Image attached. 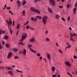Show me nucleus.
Instances as JSON below:
<instances>
[{
  "label": "nucleus",
  "mask_w": 77,
  "mask_h": 77,
  "mask_svg": "<svg viewBox=\"0 0 77 77\" xmlns=\"http://www.w3.org/2000/svg\"><path fill=\"white\" fill-rule=\"evenodd\" d=\"M30 10L31 11L35 12H36V13H38V14H40V12L39 11V10L37 9H35L34 7H31L30 8Z\"/></svg>",
  "instance_id": "f257e3e1"
},
{
  "label": "nucleus",
  "mask_w": 77,
  "mask_h": 77,
  "mask_svg": "<svg viewBox=\"0 0 77 77\" xmlns=\"http://www.w3.org/2000/svg\"><path fill=\"white\" fill-rule=\"evenodd\" d=\"M48 19V17L46 16H44L42 19L43 23L44 25L46 24V20Z\"/></svg>",
  "instance_id": "f03ea898"
},
{
  "label": "nucleus",
  "mask_w": 77,
  "mask_h": 77,
  "mask_svg": "<svg viewBox=\"0 0 77 77\" xmlns=\"http://www.w3.org/2000/svg\"><path fill=\"white\" fill-rule=\"evenodd\" d=\"M50 3L52 6H55L56 3H55V1L54 0H49Z\"/></svg>",
  "instance_id": "7ed1b4c3"
},
{
  "label": "nucleus",
  "mask_w": 77,
  "mask_h": 77,
  "mask_svg": "<svg viewBox=\"0 0 77 77\" xmlns=\"http://www.w3.org/2000/svg\"><path fill=\"white\" fill-rule=\"evenodd\" d=\"M26 34H24L22 35V38L20 40L21 42H23V40H24V39H26Z\"/></svg>",
  "instance_id": "20e7f679"
},
{
  "label": "nucleus",
  "mask_w": 77,
  "mask_h": 77,
  "mask_svg": "<svg viewBox=\"0 0 77 77\" xmlns=\"http://www.w3.org/2000/svg\"><path fill=\"white\" fill-rule=\"evenodd\" d=\"M12 56V54L11 52H10L8 54V56L7 57V58L8 59H10V58H11V56Z\"/></svg>",
  "instance_id": "39448f33"
},
{
  "label": "nucleus",
  "mask_w": 77,
  "mask_h": 77,
  "mask_svg": "<svg viewBox=\"0 0 77 77\" xmlns=\"http://www.w3.org/2000/svg\"><path fill=\"white\" fill-rule=\"evenodd\" d=\"M65 64L67 66H71V65L69 63V62L67 61V62H66L65 61Z\"/></svg>",
  "instance_id": "423d86ee"
},
{
  "label": "nucleus",
  "mask_w": 77,
  "mask_h": 77,
  "mask_svg": "<svg viewBox=\"0 0 77 77\" xmlns=\"http://www.w3.org/2000/svg\"><path fill=\"white\" fill-rule=\"evenodd\" d=\"M48 11L50 12V13H51L52 14L53 13V12H52V10H51V9L50 8L48 7Z\"/></svg>",
  "instance_id": "0eeeda50"
},
{
  "label": "nucleus",
  "mask_w": 77,
  "mask_h": 77,
  "mask_svg": "<svg viewBox=\"0 0 77 77\" xmlns=\"http://www.w3.org/2000/svg\"><path fill=\"white\" fill-rule=\"evenodd\" d=\"M47 56L48 59L49 60H51V57H50V55L49 54H47Z\"/></svg>",
  "instance_id": "6e6552de"
},
{
  "label": "nucleus",
  "mask_w": 77,
  "mask_h": 77,
  "mask_svg": "<svg viewBox=\"0 0 77 77\" xmlns=\"http://www.w3.org/2000/svg\"><path fill=\"white\" fill-rule=\"evenodd\" d=\"M23 53V54L25 56H26V49H24Z\"/></svg>",
  "instance_id": "1a4fd4ad"
},
{
  "label": "nucleus",
  "mask_w": 77,
  "mask_h": 77,
  "mask_svg": "<svg viewBox=\"0 0 77 77\" xmlns=\"http://www.w3.org/2000/svg\"><path fill=\"white\" fill-rule=\"evenodd\" d=\"M8 74H10V75H12H12H13V74L12 73V72L11 71H9L8 72Z\"/></svg>",
  "instance_id": "9d476101"
},
{
  "label": "nucleus",
  "mask_w": 77,
  "mask_h": 77,
  "mask_svg": "<svg viewBox=\"0 0 77 77\" xmlns=\"http://www.w3.org/2000/svg\"><path fill=\"white\" fill-rule=\"evenodd\" d=\"M6 68L7 69V70H9V71L11 70H12V68L11 67H9L8 66H6Z\"/></svg>",
  "instance_id": "9b49d317"
},
{
  "label": "nucleus",
  "mask_w": 77,
  "mask_h": 77,
  "mask_svg": "<svg viewBox=\"0 0 77 77\" xmlns=\"http://www.w3.org/2000/svg\"><path fill=\"white\" fill-rule=\"evenodd\" d=\"M29 41L31 42H34V41H35V39L32 38L31 39H30Z\"/></svg>",
  "instance_id": "f8f14e48"
},
{
  "label": "nucleus",
  "mask_w": 77,
  "mask_h": 77,
  "mask_svg": "<svg viewBox=\"0 0 77 77\" xmlns=\"http://www.w3.org/2000/svg\"><path fill=\"white\" fill-rule=\"evenodd\" d=\"M30 50L31 51H32V52H33L34 53H36V51H35L33 50V49H32L31 48H30Z\"/></svg>",
  "instance_id": "ddd939ff"
},
{
  "label": "nucleus",
  "mask_w": 77,
  "mask_h": 77,
  "mask_svg": "<svg viewBox=\"0 0 77 77\" xmlns=\"http://www.w3.org/2000/svg\"><path fill=\"white\" fill-rule=\"evenodd\" d=\"M9 38L8 36L7 35H5L4 38V39H8Z\"/></svg>",
  "instance_id": "4468645a"
},
{
  "label": "nucleus",
  "mask_w": 77,
  "mask_h": 77,
  "mask_svg": "<svg viewBox=\"0 0 77 77\" xmlns=\"http://www.w3.org/2000/svg\"><path fill=\"white\" fill-rule=\"evenodd\" d=\"M13 50L15 52H17V51H18V49H16V48H14Z\"/></svg>",
  "instance_id": "2eb2a0df"
},
{
  "label": "nucleus",
  "mask_w": 77,
  "mask_h": 77,
  "mask_svg": "<svg viewBox=\"0 0 77 77\" xmlns=\"http://www.w3.org/2000/svg\"><path fill=\"white\" fill-rule=\"evenodd\" d=\"M77 10V8H74V14H75V11H76Z\"/></svg>",
  "instance_id": "dca6fc26"
},
{
  "label": "nucleus",
  "mask_w": 77,
  "mask_h": 77,
  "mask_svg": "<svg viewBox=\"0 0 77 77\" xmlns=\"http://www.w3.org/2000/svg\"><path fill=\"white\" fill-rule=\"evenodd\" d=\"M70 35L72 36H76V34H75V33H74L73 35L71 33Z\"/></svg>",
  "instance_id": "f3484780"
},
{
  "label": "nucleus",
  "mask_w": 77,
  "mask_h": 77,
  "mask_svg": "<svg viewBox=\"0 0 77 77\" xmlns=\"http://www.w3.org/2000/svg\"><path fill=\"white\" fill-rule=\"evenodd\" d=\"M37 17L38 18H39V19H40V20L42 19V17H41V16H37Z\"/></svg>",
  "instance_id": "a211bd4d"
},
{
  "label": "nucleus",
  "mask_w": 77,
  "mask_h": 77,
  "mask_svg": "<svg viewBox=\"0 0 77 77\" xmlns=\"http://www.w3.org/2000/svg\"><path fill=\"white\" fill-rule=\"evenodd\" d=\"M8 23H9V24H10L11 26L12 24V21H10L8 22Z\"/></svg>",
  "instance_id": "6ab92c4d"
},
{
  "label": "nucleus",
  "mask_w": 77,
  "mask_h": 77,
  "mask_svg": "<svg viewBox=\"0 0 77 77\" xmlns=\"http://www.w3.org/2000/svg\"><path fill=\"white\" fill-rule=\"evenodd\" d=\"M6 9H8V10H10L11 9V7H6Z\"/></svg>",
  "instance_id": "aec40b11"
},
{
  "label": "nucleus",
  "mask_w": 77,
  "mask_h": 77,
  "mask_svg": "<svg viewBox=\"0 0 77 77\" xmlns=\"http://www.w3.org/2000/svg\"><path fill=\"white\" fill-rule=\"evenodd\" d=\"M26 12V11H25V10H23V15H25V13Z\"/></svg>",
  "instance_id": "412c9836"
},
{
  "label": "nucleus",
  "mask_w": 77,
  "mask_h": 77,
  "mask_svg": "<svg viewBox=\"0 0 77 77\" xmlns=\"http://www.w3.org/2000/svg\"><path fill=\"white\" fill-rule=\"evenodd\" d=\"M5 46L7 48H9V45L8 44H6Z\"/></svg>",
  "instance_id": "4be33fe9"
},
{
  "label": "nucleus",
  "mask_w": 77,
  "mask_h": 77,
  "mask_svg": "<svg viewBox=\"0 0 77 77\" xmlns=\"http://www.w3.org/2000/svg\"><path fill=\"white\" fill-rule=\"evenodd\" d=\"M20 28V25L19 24H18L17 25V29H18Z\"/></svg>",
  "instance_id": "5701e85b"
},
{
  "label": "nucleus",
  "mask_w": 77,
  "mask_h": 77,
  "mask_svg": "<svg viewBox=\"0 0 77 77\" xmlns=\"http://www.w3.org/2000/svg\"><path fill=\"white\" fill-rule=\"evenodd\" d=\"M30 28V27H29V26L27 25V26L26 27V29H29Z\"/></svg>",
  "instance_id": "b1692460"
},
{
  "label": "nucleus",
  "mask_w": 77,
  "mask_h": 77,
  "mask_svg": "<svg viewBox=\"0 0 77 77\" xmlns=\"http://www.w3.org/2000/svg\"><path fill=\"white\" fill-rule=\"evenodd\" d=\"M52 69L53 71H54V70H55V68L54 67H52Z\"/></svg>",
  "instance_id": "393cba45"
},
{
  "label": "nucleus",
  "mask_w": 77,
  "mask_h": 77,
  "mask_svg": "<svg viewBox=\"0 0 77 77\" xmlns=\"http://www.w3.org/2000/svg\"><path fill=\"white\" fill-rule=\"evenodd\" d=\"M39 1H41V0H35L34 1V2L35 3H36V2H38Z\"/></svg>",
  "instance_id": "a878e982"
},
{
  "label": "nucleus",
  "mask_w": 77,
  "mask_h": 77,
  "mask_svg": "<svg viewBox=\"0 0 77 77\" xmlns=\"http://www.w3.org/2000/svg\"><path fill=\"white\" fill-rule=\"evenodd\" d=\"M32 45H28V47L29 48H30L31 47H32Z\"/></svg>",
  "instance_id": "bb28decb"
},
{
  "label": "nucleus",
  "mask_w": 77,
  "mask_h": 77,
  "mask_svg": "<svg viewBox=\"0 0 77 77\" xmlns=\"http://www.w3.org/2000/svg\"><path fill=\"white\" fill-rule=\"evenodd\" d=\"M71 47V46H69L68 47H67L66 48V49L67 48H70V47Z\"/></svg>",
  "instance_id": "cd10ccee"
},
{
  "label": "nucleus",
  "mask_w": 77,
  "mask_h": 77,
  "mask_svg": "<svg viewBox=\"0 0 77 77\" xmlns=\"http://www.w3.org/2000/svg\"><path fill=\"white\" fill-rule=\"evenodd\" d=\"M14 25H15V21H13V26H14Z\"/></svg>",
  "instance_id": "c85d7f7f"
},
{
  "label": "nucleus",
  "mask_w": 77,
  "mask_h": 77,
  "mask_svg": "<svg viewBox=\"0 0 77 77\" xmlns=\"http://www.w3.org/2000/svg\"><path fill=\"white\" fill-rule=\"evenodd\" d=\"M26 4V1L24 0L23 2V5H24Z\"/></svg>",
  "instance_id": "c756f323"
},
{
  "label": "nucleus",
  "mask_w": 77,
  "mask_h": 77,
  "mask_svg": "<svg viewBox=\"0 0 77 77\" xmlns=\"http://www.w3.org/2000/svg\"><path fill=\"white\" fill-rule=\"evenodd\" d=\"M58 7H59V8H60V9H62L63 8V6H59Z\"/></svg>",
  "instance_id": "7c9ffc66"
},
{
  "label": "nucleus",
  "mask_w": 77,
  "mask_h": 77,
  "mask_svg": "<svg viewBox=\"0 0 77 77\" xmlns=\"http://www.w3.org/2000/svg\"><path fill=\"white\" fill-rule=\"evenodd\" d=\"M37 56H41V54H39V53H38L37 54Z\"/></svg>",
  "instance_id": "2f4dec72"
},
{
  "label": "nucleus",
  "mask_w": 77,
  "mask_h": 77,
  "mask_svg": "<svg viewBox=\"0 0 77 77\" xmlns=\"http://www.w3.org/2000/svg\"><path fill=\"white\" fill-rule=\"evenodd\" d=\"M9 13H11V14L12 15H13V13H12V12L11 11H9Z\"/></svg>",
  "instance_id": "473e14b6"
},
{
  "label": "nucleus",
  "mask_w": 77,
  "mask_h": 77,
  "mask_svg": "<svg viewBox=\"0 0 77 77\" xmlns=\"http://www.w3.org/2000/svg\"><path fill=\"white\" fill-rule=\"evenodd\" d=\"M10 32L11 33V35H12V33H13L12 31V30H11V28H10Z\"/></svg>",
  "instance_id": "72a5a7b5"
},
{
  "label": "nucleus",
  "mask_w": 77,
  "mask_h": 77,
  "mask_svg": "<svg viewBox=\"0 0 77 77\" xmlns=\"http://www.w3.org/2000/svg\"><path fill=\"white\" fill-rule=\"evenodd\" d=\"M37 20V19H36V18H35L34 19V21H36Z\"/></svg>",
  "instance_id": "f704fd0d"
},
{
  "label": "nucleus",
  "mask_w": 77,
  "mask_h": 77,
  "mask_svg": "<svg viewBox=\"0 0 77 77\" xmlns=\"http://www.w3.org/2000/svg\"><path fill=\"white\" fill-rule=\"evenodd\" d=\"M2 33L3 34H4L5 33V31L2 30Z\"/></svg>",
  "instance_id": "c9c22d12"
},
{
  "label": "nucleus",
  "mask_w": 77,
  "mask_h": 77,
  "mask_svg": "<svg viewBox=\"0 0 77 77\" xmlns=\"http://www.w3.org/2000/svg\"><path fill=\"white\" fill-rule=\"evenodd\" d=\"M70 41H73V42H74L75 41L74 40V39H73V38H70Z\"/></svg>",
  "instance_id": "e433bc0d"
},
{
  "label": "nucleus",
  "mask_w": 77,
  "mask_h": 77,
  "mask_svg": "<svg viewBox=\"0 0 77 77\" xmlns=\"http://www.w3.org/2000/svg\"><path fill=\"white\" fill-rule=\"evenodd\" d=\"M7 5H6V4L5 5V7H4V8H3V10H5V8H6V7Z\"/></svg>",
  "instance_id": "4c0bfd02"
},
{
  "label": "nucleus",
  "mask_w": 77,
  "mask_h": 77,
  "mask_svg": "<svg viewBox=\"0 0 77 77\" xmlns=\"http://www.w3.org/2000/svg\"><path fill=\"white\" fill-rule=\"evenodd\" d=\"M73 57L74 59H77V56H73Z\"/></svg>",
  "instance_id": "58836bf2"
},
{
  "label": "nucleus",
  "mask_w": 77,
  "mask_h": 77,
  "mask_svg": "<svg viewBox=\"0 0 77 77\" xmlns=\"http://www.w3.org/2000/svg\"><path fill=\"white\" fill-rule=\"evenodd\" d=\"M6 22H7L8 24V25H9V21H8V20H6Z\"/></svg>",
  "instance_id": "ea45409f"
},
{
  "label": "nucleus",
  "mask_w": 77,
  "mask_h": 77,
  "mask_svg": "<svg viewBox=\"0 0 77 77\" xmlns=\"http://www.w3.org/2000/svg\"><path fill=\"white\" fill-rule=\"evenodd\" d=\"M29 28H30V29H31V30H35V29H34V28H32L31 27H30Z\"/></svg>",
  "instance_id": "a19ab883"
},
{
  "label": "nucleus",
  "mask_w": 77,
  "mask_h": 77,
  "mask_svg": "<svg viewBox=\"0 0 77 77\" xmlns=\"http://www.w3.org/2000/svg\"><path fill=\"white\" fill-rule=\"evenodd\" d=\"M31 20H32V21H33V20H34V18H33V17H32L31 18Z\"/></svg>",
  "instance_id": "79ce46f5"
},
{
  "label": "nucleus",
  "mask_w": 77,
  "mask_h": 77,
  "mask_svg": "<svg viewBox=\"0 0 77 77\" xmlns=\"http://www.w3.org/2000/svg\"><path fill=\"white\" fill-rule=\"evenodd\" d=\"M18 33H19V31H18L17 32H16V35L17 36L18 34Z\"/></svg>",
  "instance_id": "37998d69"
},
{
  "label": "nucleus",
  "mask_w": 77,
  "mask_h": 77,
  "mask_svg": "<svg viewBox=\"0 0 77 77\" xmlns=\"http://www.w3.org/2000/svg\"><path fill=\"white\" fill-rule=\"evenodd\" d=\"M15 59H18V57L17 56H16L15 57Z\"/></svg>",
  "instance_id": "c03bdc74"
},
{
  "label": "nucleus",
  "mask_w": 77,
  "mask_h": 77,
  "mask_svg": "<svg viewBox=\"0 0 77 77\" xmlns=\"http://www.w3.org/2000/svg\"><path fill=\"white\" fill-rule=\"evenodd\" d=\"M69 6H70L68 4L67 5V8H69Z\"/></svg>",
  "instance_id": "a18cd8bd"
},
{
  "label": "nucleus",
  "mask_w": 77,
  "mask_h": 77,
  "mask_svg": "<svg viewBox=\"0 0 77 77\" xmlns=\"http://www.w3.org/2000/svg\"><path fill=\"white\" fill-rule=\"evenodd\" d=\"M67 19L68 21H69V20H70V18H69V16L68 17V18Z\"/></svg>",
  "instance_id": "49530a36"
},
{
  "label": "nucleus",
  "mask_w": 77,
  "mask_h": 77,
  "mask_svg": "<svg viewBox=\"0 0 77 77\" xmlns=\"http://www.w3.org/2000/svg\"><path fill=\"white\" fill-rule=\"evenodd\" d=\"M59 51L60 53H62V54H63V53L62 52V51H61V50H59Z\"/></svg>",
  "instance_id": "de8ad7c7"
},
{
  "label": "nucleus",
  "mask_w": 77,
  "mask_h": 77,
  "mask_svg": "<svg viewBox=\"0 0 77 77\" xmlns=\"http://www.w3.org/2000/svg\"><path fill=\"white\" fill-rule=\"evenodd\" d=\"M75 8H77V3H75Z\"/></svg>",
  "instance_id": "09e8293b"
},
{
  "label": "nucleus",
  "mask_w": 77,
  "mask_h": 77,
  "mask_svg": "<svg viewBox=\"0 0 77 77\" xmlns=\"http://www.w3.org/2000/svg\"><path fill=\"white\" fill-rule=\"evenodd\" d=\"M0 49H2V46L0 44Z\"/></svg>",
  "instance_id": "8fccbe9b"
},
{
  "label": "nucleus",
  "mask_w": 77,
  "mask_h": 77,
  "mask_svg": "<svg viewBox=\"0 0 77 77\" xmlns=\"http://www.w3.org/2000/svg\"><path fill=\"white\" fill-rule=\"evenodd\" d=\"M23 44H24V43L23 42H20L19 43V44H21V45H23Z\"/></svg>",
  "instance_id": "3c124183"
},
{
  "label": "nucleus",
  "mask_w": 77,
  "mask_h": 77,
  "mask_svg": "<svg viewBox=\"0 0 77 77\" xmlns=\"http://www.w3.org/2000/svg\"><path fill=\"white\" fill-rule=\"evenodd\" d=\"M59 16L58 15H57V16H56V18H57V19H58V18H59Z\"/></svg>",
  "instance_id": "603ef678"
},
{
  "label": "nucleus",
  "mask_w": 77,
  "mask_h": 77,
  "mask_svg": "<svg viewBox=\"0 0 77 77\" xmlns=\"http://www.w3.org/2000/svg\"><path fill=\"white\" fill-rule=\"evenodd\" d=\"M5 42H2V44L4 45H5Z\"/></svg>",
  "instance_id": "864d4df0"
},
{
  "label": "nucleus",
  "mask_w": 77,
  "mask_h": 77,
  "mask_svg": "<svg viewBox=\"0 0 77 77\" xmlns=\"http://www.w3.org/2000/svg\"><path fill=\"white\" fill-rule=\"evenodd\" d=\"M17 4H19V3H20V1H17Z\"/></svg>",
  "instance_id": "5fc2aeb1"
},
{
  "label": "nucleus",
  "mask_w": 77,
  "mask_h": 77,
  "mask_svg": "<svg viewBox=\"0 0 77 77\" xmlns=\"http://www.w3.org/2000/svg\"><path fill=\"white\" fill-rule=\"evenodd\" d=\"M46 41H50V39H49L48 38H46Z\"/></svg>",
  "instance_id": "6e6d98bb"
},
{
  "label": "nucleus",
  "mask_w": 77,
  "mask_h": 77,
  "mask_svg": "<svg viewBox=\"0 0 77 77\" xmlns=\"http://www.w3.org/2000/svg\"><path fill=\"white\" fill-rule=\"evenodd\" d=\"M62 19L63 21H65V19H64L63 18H62Z\"/></svg>",
  "instance_id": "4d7b16f0"
},
{
  "label": "nucleus",
  "mask_w": 77,
  "mask_h": 77,
  "mask_svg": "<svg viewBox=\"0 0 77 77\" xmlns=\"http://www.w3.org/2000/svg\"><path fill=\"white\" fill-rule=\"evenodd\" d=\"M39 58H40V60L41 59H42V57H40Z\"/></svg>",
  "instance_id": "13d9d810"
},
{
  "label": "nucleus",
  "mask_w": 77,
  "mask_h": 77,
  "mask_svg": "<svg viewBox=\"0 0 77 77\" xmlns=\"http://www.w3.org/2000/svg\"><path fill=\"white\" fill-rule=\"evenodd\" d=\"M52 77H56V76H55L54 75H53L52 76Z\"/></svg>",
  "instance_id": "bf43d9fd"
},
{
  "label": "nucleus",
  "mask_w": 77,
  "mask_h": 77,
  "mask_svg": "<svg viewBox=\"0 0 77 77\" xmlns=\"http://www.w3.org/2000/svg\"><path fill=\"white\" fill-rule=\"evenodd\" d=\"M1 34H2V30L0 29V35H1Z\"/></svg>",
  "instance_id": "052dcab7"
},
{
  "label": "nucleus",
  "mask_w": 77,
  "mask_h": 77,
  "mask_svg": "<svg viewBox=\"0 0 77 77\" xmlns=\"http://www.w3.org/2000/svg\"><path fill=\"white\" fill-rule=\"evenodd\" d=\"M56 45L57 47H59V45H58V44H57V43H56Z\"/></svg>",
  "instance_id": "680f3d73"
},
{
  "label": "nucleus",
  "mask_w": 77,
  "mask_h": 77,
  "mask_svg": "<svg viewBox=\"0 0 77 77\" xmlns=\"http://www.w3.org/2000/svg\"><path fill=\"white\" fill-rule=\"evenodd\" d=\"M67 44L68 45V46H70V45H69V43H67Z\"/></svg>",
  "instance_id": "e2e57ef3"
},
{
  "label": "nucleus",
  "mask_w": 77,
  "mask_h": 77,
  "mask_svg": "<svg viewBox=\"0 0 77 77\" xmlns=\"http://www.w3.org/2000/svg\"><path fill=\"white\" fill-rule=\"evenodd\" d=\"M69 29H70V30H72V28H71L70 27H69Z\"/></svg>",
  "instance_id": "0e129e2a"
},
{
  "label": "nucleus",
  "mask_w": 77,
  "mask_h": 77,
  "mask_svg": "<svg viewBox=\"0 0 77 77\" xmlns=\"http://www.w3.org/2000/svg\"><path fill=\"white\" fill-rule=\"evenodd\" d=\"M23 74H21L20 75V77H23Z\"/></svg>",
  "instance_id": "69168bd1"
},
{
  "label": "nucleus",
  "mask_w": 77,
  "mask_h": 77,
  "mask_svg": "<svg viewBox=\"0 0 77 77\" xmlns=\"http://www.w3.org/2000/svg\"><path fill=\"white\" fill-rule=\"evenodd\" d=\"M48 31H47L46 32H45V33L46 34H47V33H48Z\"/></svg>",
  "instance_id": "338daca9"
},
{
  "label": "nucleus",
  "mask_w": 77,
  "mask_h": 77,
  "mask_svg": "<svg viewBox=\"0 0 77 77\" xmlns=\"http://www.w3.org/2000/svg\"><path fill=\"white\" fill-rule=\"evenodd\" d=\"M57 77H60V75H58Z\"/></svg>",
  "instance_id": "774afa93"
}]
</instances>
